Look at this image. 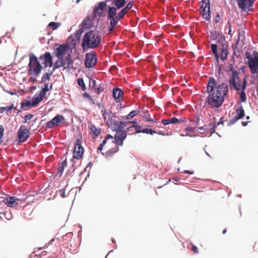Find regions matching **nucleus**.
Segmentation results:
<instances>
[{
    "mask_svg": "<svg viewBox=\"0 0 258 258\" xmlns=\"http://www.w3.org/2000/svg\"><path fill=\"white\" fill-rule=\"evenodd\" d=\"M207 92L209 94L206 102L211 108H219L223 103L225 97L228 91V86L226 83L218 85L216 80L210 77L207 86Z\"/></svg>",
    "mask_w": 258,
    "mask_h": 258,
    "instance_id": "1",
    "label": "nucleus"
},
{
    "mask_svg": "<svg viewBox=\"0 0 258 258\" xmlns=\"http://www.w3.org/2000/svg\"><path fill=\"white\" fill-rule=\"evenodd\" d=\"M127 125H128V124H125L123 125L122 124V125H120V127H119V128H117L116 130H112L113 131L116 132V133L114 136V139H113V138L111 135H107L102 143L100 144L99 147L98 148L97 152H101L103 148V146L106 144L107 141L110 139L111 140V142L112 143H115L116 145L122 146L123 141L126 138L127 136V132L123 131V129L127 127Z\"/></svg>",
    "mask_w": 258,
    "mask_h": 258,
    "instance_id": "2",
    "label": "nucleus"
},
{
    "mask_svg": "<svg viewBox=\"0 0 258 258\" xmlns=\"http://www.w3.org/2000/svg\"><path fill=\"white\" fill-rule=\"evenodd\" d=\"M101 39V36L98 33L91 30L84 35L81 46L84 49L86 48H95L99 46Z\"/></svg>",
    "mask_w": 258,
    "mask_h": 258,
    "instance_id": "3",
    "label": "nucleus"
},
{
    "mask_svg": "<svg viewBox=\"0 0 258 258\" xmlns=\"http://www.w3.org/2000/svg\"><path fill=\"white\" fill-rule=\"evenodd\" d=\"M102 116L105 123L111 130H116L120 127L122 124H129L131 121H118L116 120V116L110 110L104 109L102 110Z\"/></svg>",
    "mask_w": 258,
    "mask_h": 258,
    "instance_id": "4",
    "label": "nucleus"
},
{
    "mask_svg": "<svg viewBox=\"0 0 258 258\" xmlns=\"http://www.w3.org/2000/svg\"><path fill=\"white\" fill-rule=\"evenodd\" d=\"M43 69L38 58L33 54L29 55L28 74L33 77H37L40 75Z\"/></svg>",
    "mask_w": 258,
    "mask_h": 258,
    "instance_id": "5",
    "label": "nucleus"
},
{
    "mask_svg": "<svg viewBox=\"0 0 258 258\" xmlns=\"http://www.w3.org/2000/svg\"><path fill=\"white\" fill-rule=\"evenodd\" d=\"M246 58H247V63L252 74H258V53L254 51L252 56H250L248 52L245 53Z\"/></svg>",
    "mask_w": 258,
    "mask_h": 258,
    "instance_id": "6",
    "label": "nucleus"
},
{
    "mask_svg": "<svg viewBox=\"0 0 258 258\" xmlns=\"http://www.w3.org/2000/svg\"><path fill=\"white\" fill-rule=\"evenodd\" d=\"M229 71L231 72V74L229 79V84L230 89L237 91H239L241 87V84L239 82L238 73L237 71L233 70L232 65L229 67Z\"/></svg>",
    "mask_w": 258,
    "mask_h": 258,
    "instance_id": "7",
    "label": "nucleus"
},
{
    "mask_svg": "<svg viewBox=\"0 0 258 258\" xmlns=\"http://www.w3.org/2000/svg\"><path fill=\"white\" fill-rule=\"evenodd\" d=\"M65 118L62 115L57 114L52 119L47 122L46 124L47 128H52L60 125L62 123H64Z\"/></svg>",
    "mask_w": 258,
    "mask_h": 258,
    "instance_id": "8",
    "label": "nucleus"
},
{
    "mask_svg": "<svg viewBox=\"0 0 258 258\" xmlns=\"http://www.w3.org/2000/svg\"><path fill=\"white\" fill-rule=\"evenodd\" d=\"M97 57L95 53H87L85 55V64L86 68L93 67L97 63Z\"/></svg>",
    "mask_w": 258,
    "mask_h": 258,
    "instance_id": "9",
    "label": "nucleus"
},
{
    "mask_svg": "<svg viewBox=\"0 0 258 258\" xmlns=\"http://www.w3.org/2000/svg\"><path fill=\"white\" fill-rule=\"evenodd\" d=\"M17 136L20 143L25 142L30 136V132L24 125H21L18 130Z\"/></svg>",
    "mask_w": 258,
    "mask_h": 258,
    "instance_id": "10",
    "label": "nucleus"
},
{
    "mask_svg": "<svg viewBox=\"0 0 258 258\" xmlns=\"http://www.w3.org/2000/svg\"><path fill=\"white\" fill-rule=\"evenodd\" d=\"M84 153V150L81 145L80 140L78 139L76 141V144L74 150L73 158L80 159L82 158Z\"/></svg>",
    "mask_w": 258,
    "mask_h": 258,
    "instance_id": "11",
    "label": "nucleus"
},
{
    "mask_svg": "<svg viewBox=\"0 0 258 258\" xmlns=\"http://www.w3.org/2000/svg\"><path fill=\"white\" fill-rule=\"evenodd\" d=\"M106 6V1H102L94 7L93 10V18H100L103 12L105 7Z\"/></svg>",
    "mask_w": 258,
    "mask_h": 258,
    "instance_id": "12",
    "label": "nucleus"
},
{
    "mask_svg": "<svg viewBox=\"0 0 258 258\" xmlns=\"http://www.w3.org/2000/svg\"><path fill=\"white\" fill-rule=\"evenodd\" d=\"M235 116L229 121L228 124L230 125L235 123L238 120L242 118L245 115L244 110L242 106L237 108L236 110Z\"/></svg>",
    "mask_w": 258,
    "mask_h": 258,
    "instance_id": "13",
    "label": "nucleus"
},
{
    "mask_svg": "<svg viewBox=\"0 0 258 258\" xmlns=\"http://www.w3.org/2000/svg\"><path fill=\"white\" fill-rule=\"evenodd\" d=\"M39 59L43 61L45 67H51L53 65L52 57L49 52H46L43 55H41Z\"/></svg>",
    "mask_w": 258,
    "mask_h": 258,
    "instance_id": "14",
    "label": "nucleus"
},
{
    "mask_svg": "<svg viewBox=\"0 0 258 258\" xmlns=\"http://www.w3.org/2000/svg\"><path fill=\"white\" fill-rule=\"evenodd\" d=\"M247 76H245L242 81V84H241V87L239 91L241 90L240 92L239 93L240 97V101L241 102H245L246 101V96L245 93V90L247 86ZM238 92V91H237Z\"/></svg>",
    "mask_w": 258,
    "mask_h": 258,
    "instance_id": "15",
    "label": "nucleus"
},
{
    "mask_svg": "<svg viewBox=\"0 0 258 258\" xmlns=\"http://www.w3.org/2000/svg\"><path fill=\"white\" fill-rule=\"evenodd\" d=\"M238 7L244 11L247 9H249L250 7H252L254 1L253 0H236Z\"/></svg>",
    "mask_w": 258,
    "mask_h": 258,
    "instance_id": "16",
    "label": "nucleus"
},
{
    "mask_svg": "<svg viewBox=\"0 0 258 258\" xmlns=\"http://www.w3.org/2000/svg\"><path fill=\"white\" fill-rule=\"evenodd\" d=\"M19 199L14 197H9L4 198L3 202L8 207L14 208L18 204Z\"/></svg>",
    "mask_w": 258,
    "mask_h": 258,
    "instance_id": "17",
    "label": "nucleus"
},
{
    "mask_svg": "<svg viewBox=\"0 0 258 258\" xmlns=\"http://www.w3.org/2000/svg\"><path fill=\"white\" fill-rule=\"evenodd\" d=\"M88 128L90 131L89 133L93 139H95L98 137L101 133V128L97 127L93 123H89L88 124Z\"/></svg>",
    "mask_w": 258,
    "mask_h": 258,
    "instance_id": "18",
    "label": "nucleus"
},
{
    "mask_svg": "<svg viewBox=\"0 0 258 258\" xmlns=\"http://www.w3.org/2000/svg\"><path fill=\"white\" fill-rule=\"evenodd\" d=\"M68 49V46L64 44L60 45L56 48L55 53L58 59H63V55L66 53Z\"/></svg>",
    "mask_w": 258,
    "mask_h": 258,
    "instance_id": "19",
    "label": "nucleus"
},
{
    "mask_svg": "<svg viewBox=\"0 0 258 258\" xmlns=\"http://www.w3.org/2000/svg\"><path fill=\"white\" fill-rule=\"evenodd\" d=\"M220 57L221 60H224L228 54V46L225 44H222L220 48Z\"/></svg>",
    "mask_w": 258,
    "mask_h": 258,
    "instance_id": "20",
    "label": "nucleus"
},
{
    "mask_svg": "<svg viewBox=\"0 0 258 258\" xmlns=\"http://www.w3.org/2000/svg\"><path fill=\"white\" fill-rule=\"evenodd\" d=\"M132 122L129 123L128 124H133V125H130L128 127H127V130H131V129H133V128H134L136 131V132L135 133H132V134H136L137 133L138 134V133H142V130H141L142 127L140 125H138L137 121L134 120Z\"/></svg>",
    "mask_w": 258,
    "mask_h": 258,
    "instance_id": "21",
    "label": "nucleus"
},
{
    "mask_svg": "<svg viewBox=\"0 0 258 258\" xmlns=\"http://www.w3.org/2000/svg\"><path fill=\"white\" fill-rule=\"evenodd\" d=\"M123 94V93L120 89L115 88L113 90V96L117 102L120 101V98L122 96Z\"/></svg>",
    "mask_w": 258,
    "mask_h": 258,
    "instance_id": "22",
    "label": "nucleus"
},
{
    "mask_svg": "<svg viewBox=\"0 0 258 258\" xmlns=\"http://www.w3.org/2000/svg\"><path fill=\"white\" fill-rule=\"evenodd\" d=\"M92 19L89 16H87L83 21L82 26L85 28H90L92 27Z\"/></svg>",
    "mask_w": 258,
    "mask_h": 258,
    "instance_id": "23",
    "label": "nucleus"
},
{
    "mask_svg": "<svg viewBox=\"0 0 258 258\" xmlns=\"http://www.w3.org/2000/svg\"><path fill=\"white\" fill-rule=\"evenodd\" d=\"M66 62L64 59H58V60L54 62L52 71L54 72L57 69L60 68L62 67H66Z\"/></svg>",
    "mask_w": 258,
    "mask_h": 258,
    "instance_id": "24",
    "label": "nucleus"
},
{
    "mask_svg": "<svg viewBox=\"0 0 258 258\" xmlns=\"http://www.w3.org/2000/svg\"><path fill=\"white\" fill-rule=\"evenodd\" d=\"M44 97L45 96L43 95H42L41 93H39L38 95L33 98L32 100L31 107L35 106L37 105L41 101L43 100Z\"/></svg>",
    "mask_w": 258,
    "mask_h": 258,
    "instance_id": "25",
    "label": "nucleus"
},
{
    "mask_svg": "<svg viewBox=\"0 0 258 258\" xmlns=\"http://www.w3.org/2000/svg\"><path fill=\"white\" fill-rule=\"evenodd\" d=\"M67 166V159L64 160L61 163H59L58 165L57 173V174L60 177L62 175L63 170Z\"/></svg>",
    "mask_w": 258,
    "mask_h": 258,
    "instance_id": "26",
    "label": "nucleus"
},
{
    "mask_svg": "<svg viewBox=\"0 0 258 258\" xmlns=\"http://www.w3.org/2000/svg\"><path fill=\"white\" fill-rule=\"evenodd\" d=\"M195 132V128L192 127H187L183 130V133H184L182 135H181V136H188L189 137H194L196 136V135H193L192 134Z\"/></svg>",
    "mask_w": 258,
    "mask_h": 258,
    "instance_id": "27",
    "label": "nucleus"
},
{
    "mask_svg": "<svg viewBox=\"0 0 258 258\" xmlns=\"http://www.w3.org/2000/svg\"><path fill=\"white\" fill-rule=\"evenodd\" d=\"M107 19L115 18L116 16V8L108 6Z\"/></svg>",
    "mask_w": 258,
    "mask_h": 258,
    "instance_id": "28",
    "label": "nucleus"
},
{
    "mask_svg": "<svg viewBox=\"0 0 258 258\" xmlns=\"http://www.w3.org/2000/svg\"><path fill=\"white\" fill-rule=\"evenodd\" d=\"M210 9L209 8L206 9H201V13L202 15L203 18L206 20H209L210 19Z\"/></svg>",
    "mask_w": 258,
    "mask_h": 258,
    "instance_id": "29",
    "label": "nucleus"
},
{
    "mask_svg": "<svg viewBox=\"0 0 258 258\" xmlns=\"http://www.w3.org/2000/svg\"><path fill=\"white\" fill-rule=\"evenodd\" d=\"M64 59L65 62H66V67H64V68H67L70 70L74 69L73 61L71 58L70 55H69L67 58Z\"/></svg>",
    "mask_w": 258,
    "mask_h": 258,
    "instance_id": "30",
    "label": "nucleus"
},
{
    "mask_svg": "<svg viewBox=\"0 0 258 258\" xmlns=\"http://www.w3.org/2000/svg\"><path fill=\"white\" fill-rule=\"evenodd\" d=\"M125 0H114L113 4L118 9L121 8L125 4Z\"/></svg>",
    "mask_w": 258,
    "mask_h": 258,
    "instance_id": "31",
    "label": "nucleus"
},
{
    "mask_svg": "<svg viewBox=\"0 0 258 258\" xmlns=\"http://www.w3.org/2000/svg\"><path fill=\"white\" fill-rule=\"evenodd\" d=\"M53 73V72L51 71L49 73L47 72V73H45V74H44L41 78V82L45 83L47 81L49 80L50 78V76L52 75Z\"/></svg>",
    "mask_w": 258,
    "mask_h": 258,
    "instance_id": "32",
    "label": "nucleus"
},
{
    "mask_svg": "<svg viewBox=\"0 0 258 258\" xmlns=\"http://www.w3.org/2000/svg\"><path fill=\"white\" fill-rule=\"evenodd\" d=\"M51 89H52V85L51 84L50 86H49L48 83H45L44 85V87L42 88L40 93L45 96L46 92Z\"/></svg>",
    "mask_w": 258,
    "mask_h": 258,
    "instance_id": "33",
    "label": "nucleus"
},
{
    "mask_svg": "<svg viewBox=\"0 0 258 258\" xmlns=\"http://www.w3.org/2000/svg\"><path fill=\"white\" fill-rule=\"evenodd\" d=\"M211 38L212 40H216L217 39H219L220 38H224V37L222 35V34H220L219 32L215 31L214 32H211Z\"/></svg>",
    "mask_w": 258,
    "mask_h": 258,
    "instance_id": "34",
    "label": "nucleus"
},
{
    "mask_svg": "<svg viewBox=\"0 0 258 258\" xmlns=\"http://www.w3.org/2000/svg\"><path fill=\"white\" fill-rule=\"evenodd\" d=\"M118 145L115 146V147L112 148L110 149H109L106 153V155L107 156H111L113 155L115 153L117 152L118 150Z\"/></svg>",
    "mask_w": 258,
    "mask_h": 258,
    "instance_id": "35",
    "label": "nucleus"
},
{
    "mask_svg": "<svg viewBox=\"0 0 258 258\" xmlns=\"http://www.w3.org/2000/svg\"><path fill=\"white\" fill-rule=\"evenodd\" d=\"M210 9V0H202L200 9Z\"/></svg>",
    "mask_w": 258,
    "mask_h": 258,
    "instance_id": "36",
    "label": "nucleus"
},
{
    "mask_svg": "<svg viewBox=\"0 0 258 258\" xmlns=\"http://www.w3.org/2000/svg\"><path fill=\"white\" fill-rule=\"evenodd\" d=\"M140 111L138 110L132 111L127 115L125 116L126 119H130L139 113Z\"/></svg>",
    "mask_w": 258,
    "mask_h": 258,
    "instance_id": "37",
    "label": "nucleus"
},
{
    "mask_svg": "<svg viewBox=\"0 0 258 258\" xmlns=\"http://www.w3.org/2000/svg\"><path fill=\"white\" fill-rule=\"evenodd\" d=\"M127 12L124 9H122L119 13L116 16L119 20L122 18L126 14Z\"/></svg>",
    "mask_w": 258,
    "mask_h": 258,
    "instance_id": "38",
    "label": "nucleus"
},
{
    "mask_svg": "<svg viewBox=\"0 0 258 258\" xmlns=\"http://www.w3.org/2000/svg\"><path fill=\"white\" fill-rule=\"evenodd\" d=\"M78 84L80 87H81L82 90L84 91L86 89L85 84L82 78H79L78 80Z\"/></svg>",
    "mask_w": 258,
    "mask_h": 258,
    "instance_id": "39",
    "label": "nucleus"
},
{
    "mask_svg": "<svg viewBox=\"0 0 258 258\" xmlns=\"http://www.w3.org/2000/svg\"><path fill=\"white\" fill-rule=\"evenodd\" d=\"M109 19L110 20V25H112V26H113L114 27L116 26L117 24L119 21V20L116 17L113 18H109Z\"/></svg>",
    "mask_w": 258,
    "mask_h": 258,
    "instance_id": "40",
    "label": "nucleus"
},
{
    "mask_svg": "<svg viewBox=\"0 0 258 258\" xmlns=\"http://www.w3.org/2000/svg\"><path fill=\"white\" fill-rule=\"evenodd\" d=\"M60 26V24L58 23L51 22L48 24V26L51 27L53 30L57 29Z\"/></svg>",
    "mask_w": 258,
    "mask_h": 258,
    "instance_id": "41",
    "label": "nucleus"
},
{
    "mask_svg": "<svg viewBox=\"0 0 258 258\" xmlns=\"http://www.w3.org/2000/svg\"><path fill=\"white\" fill-rule=\"evenodd\" d=\"M34 117V115L32 114H29L26 115L24 116L25 119V123H29L30 122V120Z\"/></svg>",
    "mask_w": 258,
    "mask_h": 258,
    "instance_id": "42",
    "label": "nucleus"
},
{
    "mask_svg": "<svg viewBox=\"0 0 258 258\" xmlns=\"http://www.w3.org/2000/svg\"><path fill=\"white\" fill-rule=\"evenodd\" d=\"M142 133L151 135H153L155 133H157L156 131H153L150 128H144L142 130Z\"/></svg>",
    "mask_w": 258,
    "mask_h": 258,
    "instance_id": "43",
    "label": "nucleus"
},
{
    "mask_svg": "<svg viewBox=\"0 0 258 258\" xmlns=\"http://www.w3.org/2000/svg\"><path fill=\"white\" fill-rule=\"evenodd\" d=\"M257 78L258 74H252V75L250 77V83L251 84H255Z\"/></svg>",
    "mask_w": 258,
    "mask_h": 258,
    "instance_id": "44",
    "label": "nucleus"
},
{
    "mask_svg": "<svg viewBox=\"0 0 258 258\" xmlns=\"http://www.w3.org/2000/svg\"><path fill=\"white\" fill-rule=\"evenodd\" d=\"M83 95L84 97H86L92 104H95V102L94 101V100L92 99L90 95L88 94L87 93H84Z\"/></svg>",
    "mask_w": 258,
    "mask_h": 258,
    "instance_id": "45",
    "label": "nucleus"
},
{
    "mask_svg": "<svg viewBox=\"0 0 258 258\" xmlns=\"http://www.w3.org/2000/svg\"><path fill=\"white\" fill-rule=\"evenodd\" d=\"M209 125L210 127V132L211 134H213L215 132V128L216 127V124L215 122H214L213 123H210Z\"/></svg>",
    "mask_w": 258,
    "mask_h": 258,
    "instance_id": "46",
    "label": "nucleus"
},
{
    "mask_svg": "<svg viewBox=\"0 0 258 258\" xmlns=\"http://www.w3.org/2000/svg\"><path fill=\"white\" fill-rule=\"evenodd\" d=\"M4 128L2 125H0V143L2 142V138L4 136Z\"/></svg>",
    "mask_w": 258,
    "mask_h": 258,
    "instance_id": "47",
    "label": "nucleus"
},
{
    "mask_svg": "<svg viewBox=\"0 0 258 258\" xmlns=\"http://www.w3.org/2000/svg\"><path fill=\"white\" fill-rule=\"evenodd\" d=\"M211 49L213 54L217 53V45L215 44H212L211 45Z\"/></svg>",
    "mask_w": 258,
    "mask_h": 258,
    "instance_id": "48",
    "label": "nucleus"
},
{
    "mask_svg": "<svg viewBox=\"0 0 258 258\" xmlns=\"http://www.w3.org/2000/svg\"><path fill=\"white\" fill-rule=\"evenodd\" d=\"M170 123H176L180 122V120H179L178 119L175 117L170 118Z\"/></svg>",
    "mask_w": 258,
    "mask_h": 258,
    "instance_id": "49",
    "label": "nucleus"
},
{
    "mask_svg": "<svg viewBox=\"0 0 258 258\" xmlns=\"http://www.w3.org/2000/svg\"><path fill=\"white\" fill-rule=\"evenodd\" d=\"M14 107L13 104H12L11 106H6L4 107H2V109L3 110H7V111H11Z\"/></svg>",
    "mask_w": 258,
    "mask_h": 258,
    "instance_id": "50",
    "label": "nucleus"
},
{
    "mask_svg": "<svg viewBox=\"0 0 258 258\" xmlns=\"http://www.w3.org/2000/svg\"><path fill=\"white\" fill-rule=\"evenodd\" d=\"M191 245H192L191 250L194 252V253H198L199 250H198V247L196 245L193 244L192 243H191Z\"/></svg>",
    "mask_w": 258,
    "mask_h": 258,
    "instance_id": "51",
    "label": "nucleus"
},
{
    "mask_svg": "<svg viewBox=\"0 0 258 258\" xmlns=\"http://www.w3.org/2000/svg\"><path fill=\"white\" fill-rule=\"evenodd\" d=\"M133 7V3L132 2H130L127 4V6L125 8H123L126 12L130 9H131Z\"/></svg>",
    "mask_w": 258,
    "mask_h": 258,
    "instance_id": "52",
    "label": "nucleus"
},
{
    "mask_svg": "<svg viewBox=\"0 0 258 258\" xmlns=\"http://www.w3.org/2000/svg\"><path fill=\"white\" fill-rule=\"evenodd\" d=\"M221 20V17L219 14H217L215 18V22L218 23Z\"/></svg>",
    "mask_w": 258,
    "mask_h": 258,
    "instance_id": "53",
    "label": "nucleus"
},
{
    "mask_svg": "<svg viewBox=\"0 0 258 258\" xmlns=\"http://www.w3.org/2000/svg\"><path fill=\"white\" fill-rule=\"evenodd\" d=\"M59 192L61 197H62V198L66 197V195H65L66 192H65L64 189H63V188L60 189L59 191Z\"/></svg>",
    "mask_w": 258,
    "mask_h": 258,
    "instance_id": "54",
    "label": "nucleus"
},
{
    "mask_svg": "<svg viewBox=\"0 0 258 258\" xmlns=\"http://www.w3.org/2000/svg\"><path fill=\"white\" fill-rule=\"evenodd\" d=\"M161 121L163 123V124L165 125L169 124L170 123V119H162Z\"/></svg>",
    "mask_w": 258,
    "mask_h": 258,
    "instance_id": "55",
    "label": "nucleus"
},
{
    "mask_svg": "<svg viewBox=\"0 0 258 258\" xmlns=\"http://www.w3.org/2000/svg\"><path fill=\"white\" fill-rule=\"evenodd\" d=\"M224 123V120L223 119V117H221L220 119V121L217 123V125H220V124H223Z\"/></svg>",
    "mask_w": 258,
    "mask_h": 258,
    "instance_id": "56",
    "label": "nucleus"
},
{
    "mask_svg": "<svg viewBox=\"0 0 258 258\" xmlns=\"http://www.w3.org/2000/svg\"><path fill=\"white\" fill-rule=\"evenodd\" d=\"M95 90L97 92L98 94H99L101 92L103 91V89L101 87L96 88Z\"/></svg>",
    "mask_w": 258,
    "mask_h": 258,
    "instance_id": "57",
    "label": "nucleus"
},
{
    "mask_svg": "<svg viewBox=\"0 0 258 258\" xmlns=\"http://www.w3.org/2000/svg\"><path fill=\"white\" fill-rule=\"evenodd\" d=\"M145 120L146 121H153V119H152L150 117H145Z\"/></svg>",
    "mask_w": 258,
    "mask_h": 258,
    "instance_id": "58",
    "label": "nucleus"
},
{
    "mask_svg": "<svg viewBox=\"0 0 258 258\" xmlns=\"http://www.w3.org/2000/svg\"><path fill=\"white\" fill-rule=\"evenodd\" d=\"M115 27L114 26H112V25H110L109 27V33H111L112 32L114 29Z\"/></svg>",
    "mask_w": 258,
    "mask_h": 258,
    "instance_id": "59",
    "label": "nucleus"
},
{
    "mask_svg": "<svg viewBox=\"0 0 258 258\" xmlns=\"http://www.w3.org/2000/svg\"><path fill=\"white\" fill-rule=\"evenodd\" d=\"M214 54L215 57L217 61L218 62L219 61V55L218 52L216 53H214Z\"/></svg>",
    "mask_w": 258,
    "mask_h": 258,
    "instance_id": "60",
    "label": "nucleus"
},
{
    "mask_svg": "<svg viewBox=\"0 0 258 258\" xmlns=\"http://www.w3.org/2000/svg\"><path fill=\"white\" fill-rule=\"evenodd\" d=\"M31 104H32V101L31 102H30V101H26V103H25V105L26 106L31 107Z\"/></svg>",
    "mask_w": 258,
    "mask_h": 258,
    "instance_id": "61",
    "label": "nucleus"
},
{
    "mask_svg": "<svg viewBox=\"0 0 258 258\" xmlns=\"http://www.w3.org/2000/svg\"><path fill=\"white\" fill-rule=\"evenodd\" d=\"M83 32V29L82 28H81V29H79L78 31H77V34H79V35H81Z\"/></svg>",
    "mask_w": 258,
    "mask_h": 258,
    "instance_id": "62",
    "label": "nucleus"
},
{
    "mask_svg": "<svg viewBox=\"0 0 258 258\" xmlns=\"http://www.w3.org/2000/svg\"><path fill=\"white\" fill-rule=\"evenodd\" d=\"M184 172L185 173H188L189 174H192L194 173V171H190V170H185Z\"/></svg>",
    "mask_w": 258,
    "mask_h": 258,
    "instance_id": "63",
    "label": "nucleus"
},
{
    "mask_svg": "<svg viewBox=\"0 0 258 258\" xmlns=\"http://www.w3.org/2000/svg\"><path fill=\"white\" fill-rule=\"evenodd\" d=\"M247 123H248V121H242L241 122V124L243 126L247 125Z\"/></svg>",
    "mask_w": 258,
    "mask_h": 258,
    "instance_id": "64",
    "label": "nucleus"
}]
</instances>
